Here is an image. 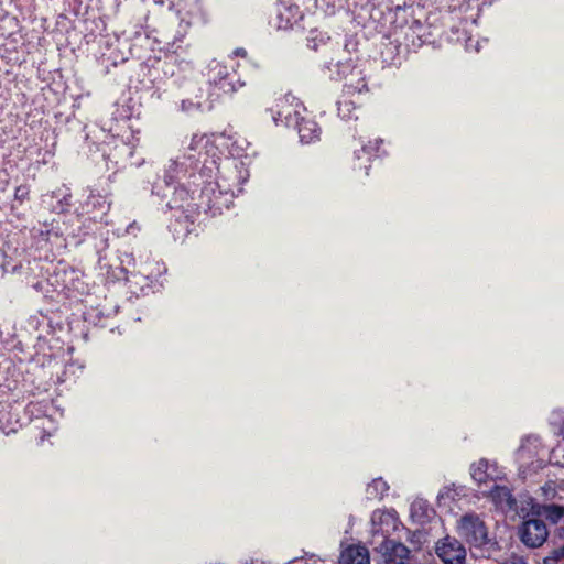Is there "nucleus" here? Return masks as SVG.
Wrapping results in <instances>:
<instances>
[{
    "instance_id": "nucleus-1",
    "label": "nucleus",
    "mask_w": 564,
    "mask_h": 564,
    "mask_svg": "<svg viewBox=\"0 0 564 564\" xmlns=\"http://www.w3.org/2000/svg\"><path fill=\"white\" fill-rule=\"evenodd\" d=\"M217 152L206 135L194 134L186 152L171 160L152 184L151 194L171 212L169 230L176 241L192 232L202 209L210 216L221 214L242 192L249 176L243 163Z\"/></svg>"
},
{
    "instance_id": "nucleus-2",
    "label": "nucleus",
    "mask_w": 564,
    "mask_h": 564,
    "mask_svg": "<svg viewBox=\"0 0 564 564\" xmlns=\"http://www.w3.org/2000/svg\"><path fill=\"white\" fill-rule=\"evenodd\" d=\"M458 534L469 545L474 558L489 560L501 551L497 536L489 534L487 524L475 512L462 516L458 521Z\"/></svg>"
},
{
    "instance_id": "nucleus-3",
    "label": "nucleus",
    "mask_w": 564,
    "mask_h": 564,
    "mask_svg": "<svg viewBox=\"0 0 564 564\" xmlns=\"http://www.w3.org/2000/svg\"><path fill=\"white\" fill-rule=\"evenodd\" d=\"M139 139L130 133L127 138L111 135L110 142H104L100 151L108 170L123 169L128 164L140 166L143 160H133Z\"/></svg>"
},
{
    "instance_id": "nucleus-4",
    "label": "nucleus",
    "mask_w": 564,
    "mask_h": 564,
    "mask_svg": "<svg viewBox=\"0 0 564 564\" xmlns=\"http://www.w3.org/2000/svg\"><path fill=\"white\" fill-rule=\"evenodd\" d=\"M207 76L212 96L232 94L245 85L236 73L234 65L227 66L218 61L209 63Z\"/></svg>"
},
{
    "instance_id": "nucleus-5",
    "label": "nucleus",
    "mask_w": 564,
    "mask_h": 564,
    "mask_svg": "<svg viewBox=\"0 0 564 564\" xmlns=\"http://www.w3.org/2000/svg\"><path fill=\"white\" fill-rule=\"evenodd\" d=\"M270 111L276 126L283 123L286 127H294L303 117L302 111H305V107L295 96L286 94L276 100Z\"/></svg>"
},
{
    "instance_id": "nucleus-6",
    "label": "nucleus",
    "mask_w": 564,
    "mask_h": 564,
    "mask_svg": "<svg viewBox=\"0 0 564 564\" xmlns=\"http://www.w3.org/2000/svg\"><path fill=\"white\" fill-rule=\"evenodd\" d=\"M207 14L200 3L194 2L188 6L185 12L180 11V29L172 42L166 43L165 50L170 53H177L181 43L193 23H206Z\"/></svg>"
},
{
    "instance_id": "nucleus-7",
    "label": "nucleus",
    "mask_w": 564,
    "mask_h": 564,
    "mask_svg": "<svg viewBox=\"0 0 564 564\" xmlns=\"http://www.w3.org/2000/svg\"><path fill=\"white\" fill-rule=\"evenodd\" d=\"M539 437L527 435L522 437L521 444L516 451V462L520 474H527L541 467L542 462L536 459Z\"/></svg>"
},
{
    "instance_id": "nucleus-8",
    "label": "nucleus",
    "mask_w": 564,
    "mask_h": 564,
    "mask_svg": "<svg viewBox=\"0 0 564 564\" xmlns=\"http://www.w3.org/2000/svg\"><path fill=\"white\" fill-rule=\"evenodd\" d=\"M520 541L530 549H538L544 544L549 536L546 524L536 518H524L519 527Z\"/></svg>"
},
{
    "instance_id": "nucleus-9",
    "label": "nucleus",
    "mask_w": 564,
    "mask_h": 564,
    "mask_svg": "<svg viewBox=\"0 0 564 564\" xmlns=\"http://www.w3.org/2000/svg\"><path fill=\"white\" fill-rule=\"evenodd\" d=\"M436 555L444 564H465L466 549L457 539L445 536L436 543Z\"/></svg>"
},
{
    "instance_id": "nucleus-10",
    "label": "nucleus",
    "mask_w": 564,
    "mask_h": 564,
    "mask_svg": "<svg viewBox=\"0 0 564 564\" xmlns=\"http://www.w3.org/2000/svg\"><path fill=\"white\" fill-rule=\"evenodd\" d=\"M381 554L386 564H406L410 556V549L402 542L390 539L383 535L382 542L375 547Z\"/></svg>"
},
{
    "instance_id": "nucleus-11",
    "label": "nucleus",
    "mask_w": 564,
    "mask_h": 564,
    "mask_svg": "<svg viewBox=\"0 0 564 564\" xmlns=\"http://www.w3.org/2000/svg\"><path fill=\"white\" fill-rule=\"evenodd\" d=\"M121 270L124 272V279L130 281V278L150 280L152 282L153 270L150 269L151 263L138 262L133 253L122 252L120 254Z\"/></svg>"
},
{
    "instance_id": "nucleus-12",
    "label": "nucleus",
    "mask_w": 564,
    "mask_h": 564,
    "mask_svg": "<svg viewBox=\"0 0 564 564\" xmlns=\"http://www.w3.org/2000/svg\"><path fill=\"white\" fill-rule=\"evenodd\" d=\"M72 193L66 186L57 187L42 196V204L56 214L67 212L72 205Z\"/></svg>"
},
{
    "instance_id": "nucleus-13",
    "label": "nucleus",
    "mask_w": 564,
    "mask_h": 564,
    "mask_svg": "<svg viewBox=\"0 0 564 564\" xmlns=\"http://www.w3.org/2000/svg\"><path fill=\"white\" fill-rule=\"evenodd\" d=\"M85 311L83 312V318L86 323L94 326H107V319L117 313V306L112 305L108 307V304L105 302L102 305L98 304L96 306L88 300L85 301Z\"/></svg>"
},
{
    "instance_id": "nucleus-14",
    "label": "nucleus",
    "mask_w": 564,
    "mask_h": 564,
    "mask_svg": "<svg viewBox=\"0 0 564 564\" xmlns=\"http://www.w3.org/2000/svg\"><path fill=\"white\" fill-rule=\"evenodd\" d=\"M50 362L54 361L55 365H61V371H56L57 383L67 381H75L83 372L85 365L79 360H57V355H48Z\"/></svg>"
},
{
    "instance_id": "nucleus-15",
    "label": "nucleus",
    "mask_w": 564,
    "mask_h": 564,
    "mask_svg": "<svg viewBox=\"0 0 564 564\" xmlns=\"http://www.w3.org/2000/svg\"><path fill=\"white\" fill-rule=\"evenodd\" d=\"M275 14V26L279 30L291 29L301 18L300 8L286 2L278 3Z\"/></svg>"
},
{
    "instance_id": "nucleus-16",
    "label": "nucleus",
    "mask_w": 564,
    "mask_h": 564,
    "mask_svg": "<svg viewBox=\"0 0 564 564\" xmlns=\"http://www.w3.org/2000/svg\"><path fill=\"white\" fill-rule=\"evenodd\" d=\"M56 282L63 289L83 293L85 290L84 282L82 281V273L74 268H62L56 272Z\"/></svg>"
},
{
    "instance_id": "nucleus-17",
    "label": "nucleus",
    "mask_w": 564,
    "mask_h": 564,
    "mask_svg": "<svg viewBox=\"0 0 564 564\" xmlns=\"http://www.w3.org/2000/svg\"><path fill=\"white\" fill-rule=\"evenodd\" d=\"M294 128L297 130L300 142L303 144L314 143L321 138V128L313 119L302 117Z\"/></svg>"
},
{
    "instance_id": "nucleus-18",
    "label": "nucleus",
    "mask_w": 564,
    "mask_h": 564,
    "mask_svg": "<svg viewBox=\"0 0 564 564\" xmlns=\"http://www.w3.org/2000/svg\"><path fill=\"white\" fill-rule=\"evenodd\" d=\"M435 516V510L429 501L423 498H416L410 507V517L412 522L420 525L427 524Z\"/></svg>"
},
{
    "instance_id": "nucleus-19",
    "label": "nucleus",
    "mask_w": 564,
    "mask_h": 564,
    "mask_svg": "<svg viewBox=\"0 0 564 564\" xmlns=\"http://www.w3.org/2000/svg\"><path fill=\"white\" fill-rule=\"evenodd\" d=\"M339 564H370L369 551L364 545H349L340 552Z\"/></svg>"
},
{
    "instance_id": "nucleus-20",
    "label": "nucleus",
    "mask_w": 564,
    "mask_h": 564,
    "mask_svg": "<svg viewBox=\"0 0 564 564\" xmlns=\"http://www.w3.org/2000/svg\"><path fill=\"white\" fill-rule=\"evenodd\" d=\"M110 203L106 195L90 191L87 199L85 200L84 208L87 213H95L94 217L104 216L109 210Z\"/></svg>"
},
{
    "instance_id": "nucleus-21",
    "label": "nucleus",
    "mask_w": 564,
    "mask_h": 564,
    "mask_svg": "<svg viewBox=\"0 0 564 564\" xmlns=\"http://www.w3.org/2000/svg\"><path fill=\"white\" fill-rule=\"evenodd\" d=\"M488 494L492 502L499 508L512 509L516 506V499L511 490L506 486L495 484Z\"/></svg>"
},
{
    "instance_id": "nucleus-22",
    "label": "nucleus",
    "mask_w": 564,
    "mask_h": 564,
    "mask_svg": "<svg viewBox=\"0 0 564 564\" xmlns=\"http://www.w3.org/2000/svg\"><path fill=\"white\" fill-rule=\"evenodd\" d=\"M344 9L365 22L372 17L371 12L375 9V4L372 0H347Z\"/></svg>"
},
{
    "instance_id": "nucleus-23",
    "label": "nucleus",
    "mask_w": 564,
    "mask_h": 564,
    "mask_svg": "<svg viewBox=\"0 0 564 564\" xmlns=\"http://www.w3.org/2000/svg\"><path fill=\"white\" fill-rule=\"evenodd\" d=\"M344 89L347 95L360 94L367 89L366 78L360 68L349 73V77L345 80Z\"/></svg>"
},
{
    "instance_id": "nucleus-24",
    "label": "nucleus",
    "mask_w": 564,
    "mask_h": 564,
    "mask_svg": "<svg viewBox=\"0 0 564 564\" xmlns=\"http://www.w3.org/2000/svg\"><path fill=\"white\" fill-rule=\"evenodd\" d=\"M470 476L478 485L495 480V476L489 471V462L486 458H481L477 464L470 466Z\"/></svg>"
},
{
    "instance_id": "nucleus-25",
    "label": "nucleus",
    "mask_w": 564,
    "mask_h": 564,
    "mask_svg": "<svg viewBox=\"0 0 564 564\" xmlns=\"http://www.w3.org/2000/svg\"><path fill=\"white\" fill-rule=\"evenodd\" d=\"M324 68L329 72L328 77L332 80H346L349 77V73L358 69V67L352 66L349 62L327 63Z\"/></svg>"
},
{
    "instance_id": "nucleus-26",
    "label": "nucleus",
    "mask_w": 564,
    "mask_h": 564,
    "mask_svg": "<svg viewBox=\"0 0 564 564\" xmlns=\"http://www.w3.org/2000/svg\"><path fill=\"white\" fill-rule=\"evenodd\" d=\"M382 143V139H376L373 142H369V144L362 145L361 150L355 152L356 160L362 161L365 158L368 162L372 156L380 158L382 154H384V150H380V145Z\"/></svg>"
},
{
    "instance_id": "nucleus-27",
    "label": "nucleus",
    "mask_w": 564,
    "mask_h": 564,
    "mask_svg": "<svg viewBox=\"0 0 564 564\" xmlns=\"http://www.w3.org/2000/svg\"><path fill=\"white\" fill-rule=\"evenodd\" d=\"M347 0H315V8L324 15H333L336 11L344 9Z\"/></svg>"
},
{
    "instance_id": "nucleus-28",
    "label": "nucleus",
    "mask_w": 564,
    "mask_h": 564,
    "mask_svg": "<svg viewBox=\"0 0 564 564\" xmlns=\"http://www.w3.org/2000/svg\"><path fill=\"white\" fill-rule=\"evenodd\" d=\"M329 41L330 37L326 32L313 30L307 36V46L313 51H318L319 48L327 46Z\"/></svg>"
},
{
    "instance_id": "nucleus-29",
    "label": "nucleus",
    "mask_w": 564,
    "mask_h": 564,
    "mask_svg": "<svg viewBox=\"0 0 564 564\" xmlns=\"http://www.w3.org/2000/svg\"><path fill=\"white\" fill-rule=\"evenodd\" d=\"M389 490V485L381 477L375 478L367 487V494L370 499H382Z\"/></svg>"
},
{
    "instance_id": "nucleus-30",
    "label": "nucleus",
    "mask_w": 564,
    "mask_h": 564,
    "mask_svg": "<svg viewBox=\"0 0 564 564\" xmlns=\"http://www.w3.org/2000/svg\"><path fill=\"white\" fill-rule=\"evenodd\" d=\"M424 29L423 24L419 21L413 19L411 24L408 26V30L404 32L405 39L412 37V45H421L423 43L422 41V34L421 31Z\"/></svg>"
},
{
    "instance_id": "nucleus-31",
    "label": "nucleus",
    "mask_w": 564,
    "mask_h": 564,
    "mask_svg": "<svg viewBox=\"0 0 564 564\" xmlns=\"http://www.w3.org/2000/svg\"><path fill=\"white\" fill-rule=\"evenodd\" d=\"M389 520L397 522L398 518L392 512H384L380 510L373 511L371 516V522L373 525L372 532L375 534L378 533L381 530V528H377V525L382 524L384 522L388 523Z\"/></svg>"
},
{
    "instance_id": "nucleus-32",
    "label": "nucleus",
    "mask_w": 564,
    "mask_h": 564,
    "mask_svg": "<svg viewBox=\"0 0 564 564\" xmlns=\"http://www.w3.org/2000/svg\"><path fill=\"white\" fill-rule=\"evenodd\" d=\"M199 94L195 95V99H183L181 101V110L186 113H192L202 110L200 99L203 98V90L198 89Z\"/></svg>"
},
{
    "instance_id": "nucleus-33",
    "label": "nucleus",
    "mask_w": 564,
    "mask_h": 564,
    "mask_svg": "<svg viewBox=\"0 0 564 564\" xmlns=\"http://www.w3.org/2000/svg\"><path fill=\"white\" fill-rule=\"evenodd\" d=\"M546 519L552 523L556 524L564 517V506L562 505H547L542 507Z\"/></svg>"
},
{
    "instance_id": "nucleus-34",
    "label": "nucleus",
    "mask_w": 564,
    "mask_h": 564,
    "mask_svg": "<svg viewBox=\"0 0 564 564\" xmlns=\"http://www.w3.org/2000/svg\"><path fill=\"white\" fill-rule=\"evenodd\" d=\"M338 115L345 120H349L354 117V102L350 100H340L337 102Z\"/></svg>"
},
{
    "instance_id": "nucleus-35",
    "label": "nucleus",
    "mask_w": 564,
    "mask_h": 564,
    "mask_svg": "<svg viewBox=\"0 0 564 564\" xmlns=\"http://www.w3.org/2000/svg\"><path fill=\"white\" fill-rule=\"evenodd\" d=\"M562 558H564V544L545 556L542 564H558Z\"/></svg>"
},
{
    "instance_id": "nucleus-36",
    "label": "nucleus",
    "mask_w": 564,
    "mask_h": 564,
    "mask_svg": "<svg viewBox=\"0 0 564 564\" xmlns=\"http://www.w3.org/2000/svg\"><path fill=\"white\" fill-rule=\"evenodd\" d=\"M455 496H460V492L455 488V485H452V487L446 486L441 492H438L437 500L441 501L444 497L455 500Z\"/></svg>"
},
{
    "instance_id": "nucleus-37",
    "label": "nucleus",
    "mask_w": 564,
    "mask_h": 564,
    "mask_svg": "<svg viewBox=\"0 0 564 564\" xmlns=\"http://www.w3.org/2000/svg\"><path fill=\"white\" fill-rule=\"evenodd\" d=\"M29 195H30V188L28 185H20L14 191V198L20 202L28 199Z\"/></svg>"
},
{
    "instance_id": "nucleus-38",
    "label": "nucleus",
    "mask_w": 564,
    "mask_h": 564,
    "mask_svg": "<svg viewBox=\"0 0 564 564\" xmlns=\"http://www.w3.org/2000/svg\"><path fill=\"white\" fill-rule=\"evenodd\" d=\"M501 564H528V562H527L525 557L518 555L516 553H512Z\"/></svg>"
},
{
    "instance_id": "nucleus-39",
    "label": "nucleus",
    "mask_w": 564,
    "mask_h": 564,
    "mask_svg": "<svg viewBox=\"0 0 564 564\" xmlns=\"http://www.w3.org/2000/svg\"><path fill=\"white\" fill-rule=\"evenodd\" d=\"M26 411L29 413H31V415L33 416H40L41 413H44V410L42 409V404L41 403H33V402H30L28 405H26Z\"/></svg>"
},
{
    "instance_id": "nucleus-40",
    "label": "nucleus",
    "mask_w": 564,
    "mask_h": 564,
    "mask_svg": "<svg viewBox=\"0 0 564 564\" xmlns=\"http://www.w3.org/2000/svg\"><path fill=\"white\" fill-rule=\"evenodd\" d=\"M547 505H540V503H535V505H532L531 507V516L532 518H535L536 519L541 516H545L544 511H543V508L541 507H546Z\"/></svg>"
},
{
    "instance_id": "nucleus-41",
    "label": "nucleus",
    "mask_w": 564,
    "mask_h": 564,
    "mask_svg": "<svg viewBox=\"0 0 564 564\" xmlns=\"http://www.w3.org/2000/svg\"><path fill=\"white\" fill-rule=\"evenodd\" d=\"M39 235L44 239V240H50L51 236H58V232L53 230V229H40L39 230Z\"/></svg>"
},
{
    "instance_id": "nucleus-42",
    "label": "nucleus",
    "mask_w": 564,
    "mask_h": 564,
    "mask_svg": "<svg viewBox=\"0 0 564 564\" xmlns=\"http://www.w3.org/2000/svg\"><path fill=\"white\" fill-rule=\"evenodd\" d=\"M466 50L467 51H475V52H479V43L478 41H474L471 37H469L467 41H466Z\"/></svg>"
},
{
    "instance_id": "nucleus-43",
    "label": "nucleus",
    "mask_w": 564,
    "mask_h": 564,
    "mask_svg": "<svg viewBox=\"0 0 564 564\" xmlns=\"http://www.w3.org/2000/svg\"><path fill=\"white\" fill-rule=\"evenodd\" d=\"M421 536H422V532L420 530H416V531L412 532L411 536L409 538V542L413 545L420 544Z\"/></svg>"
},
{
    "instance_id": "nucleus-44",
    "label": "nucleus",
    "mask_w": 564,
    "mask_h": 564,
    "mask_svg": "<svg viewBox=\"0 0 564 564\" xmlns=\"http://www.w3.org/2000/svg\"><path fill=\"white\" fill-rule=\"evenodd\" d=\"M235 56H241V57H246L247 56V51L242 47H239V48H236L232 53Z\"/></svg>"
},
{
    "instance_id": "nucleus-45",
    "label": "nucleus",
    "mask_w": 564,
    "mask_h": 564,
    "mask_svg": "<svg viewBox=\"0 0 564 564\" xmlns=\"http://www.w3.org/2000/svg\"><path fill=\"white\" fill-rule=\"evenodd\" d=\"M358 169H364L365 170V174L368 175V171H369V165H366L364 164L362 162H360V164L358 165Z\"/></svg>"
},
{
    "instance_id": "nucleus-46",
    "label": "nucleus",
    "mask_w": 564,
    "mask_h": 564,
    "mask_svg": "<svg viewBox=\"0 0 564 564\" xmlns=\"http://www.w3.org/2000/svg\"><path fill=\"white\" fill-rule=\"evenodd\" d=\"M558 433L564 438V419H562V422L560 423Z\"/></svg>"
},
{
    "instance_id": "nucleus-47",
    "label": "nucleus",
    "mask_w": 564,
    "mask_h": 564,
    "mask_svg": "<svg viewBox=\"0 0 564 564\" xmlns=\"http://www.w3.org/2000/svg\"><path fill=\"white\" fill-rule=\"evenodd\" d=\"M355 524V517L352 514L349 516L348 518V527L349 529H351Z\"/></svg>"
},
{
    "instance_id": "nucleus-48",
    "label": "nucleus",
    "mask_w": 564,
    "mask_h": 564,
    "mask_svg": "<svg viewBox=\"0 0 564 564\" xmlns=\"http://www.w3.org/2000/svg\"><path fill=\"white\" fill-rule=\"evenodd\" d=\"M405 14H406V10H405V9H401V8H398V9H397V15H398V17H399V15H403V17H405Z\"/></svg>"
},
{
    "instance_id": "nucleus-49",
    "label": "nucleus",
    "mask_w": 564,
    "mask_h": 564,
    "mask_svg": "<svg viewBox=\"0 0 564 564\" xmlns=\"http://www.w3.org/2000/svg\"><path fill=\"white\" fill-rule=\"evenodd\" d=\"M1 430H2V432H3L6 435H9L10 433L15 432V430H14V429H10V430H8V431H7V430H4V427H2V426H1Z\"/></svg>"
},
{
    "instance_id": "nucleus-50",
    "label": "nucleus",
    "mask_w": 564,
    "mask_h": 564,
    "mask_svg": "<svg viewBox=\"0 0 564 564\" xmlns=\"http://www.w3.org/2000/svg\"><path fill=\"white\" fill-rule=\"evenodd\" d=\"M318 562H321V560H313V563H306V564H317Z\"/></svg>"
},
{
    "instance_id": "nucleus-51",
    "label": "nucleus",
    "mask_w": 564,
    "mask_h": 564,
    "mask_svg": "<svg viewBox=\"0 0 564 564\" xmlns=\"http://www.w3.org/2000/svg\"><path fill=\"white\" fill-rule=\"evenodd\" d=\"M395 48H397V47L387 46V50H388V51H393V50H395Z\"/></svg>"
}]
</instances>
